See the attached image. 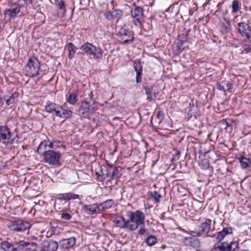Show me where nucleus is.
<instances>
[{"mask_svg": "<svg viewBox=\"0 0 251 251\" xmlns=\"http://www.w3.org/2000/svg\"><path fill=\"white\" fill-rule=\"evenodd\" d=\"M126 215L127 220L122 217H117L114 219V222L116 226L132 231L137 229L139 226L144 225L145 216L143 212L129 211Z\"/></svg>", "mask_w": 251, "mask_h": 251, "instance_id": "f257e3e1", "label": "nucleus"}, {"mask_svg": "<svg viewBox=\"0 0 251 251\" xmlns=\"http://www.w3.org/2000/svg\"><path fill=\"white\" fill-rule=\"evenodd\" d=\"M80 50L83 51V54L93 55L95 59L101 58L103 55L102 50L100 48L96 47L88 42L82 45Z\"/></svg>", "mask_w": 251, "mask_h": 251, "instance_id": "f03ea898", "label": "nucleus"}, {"mask_svg": "<svg viewBox=\"0 0 251 251\" xmlns=\"http://www.w3.org/2000/svg\"><path fill=\"white\" fill-rule=\"evenodd\" d=\"M40 66V62L36 57L30 58L25 67L26 75L30 77L37 75L38 74Z\"/></svg>", "mask_w": 251, "mask_h": 251, "instance_id": "7ed1b4c3", "label": "nucleus"}, {"mask_svg": "<svg viewBox=\"0 0 251 251\" xmlns=\"http://www.w3.org/2000/svg\"><path fill=\"white\" fill-rule=\"evenodd\" d=\"M98 109L97 103L93 101L92 103L84 100L81 102L78 109V114L84 117H87L90 114L94 113Z\"/></svg>", "mask_w": 251, "mask_h": 251, "instance_id": "20e7f679", "label": "nucleus"}, {"mask_svg": "<svg viewBox=\"0 0 251 251\" xmlns=\"http://www.w3.org/2000/svg\"><path fill=\"white\" fill-rule=\"evenodd\" d=\"M7 226L13 231H24L29 229L31 226V224L23 220H17L8 222Z\"/></svg>", "mask_w": 251, "mask_h": 251, "instance_id": "39448f33", "label": "nucleus"}, {"mask_svg": "<svg viewBox=\"0 0 251 251\" xmlns=\"http://www.w3.org/2000/svg\"><path fill=\"white\" fill-rule=\"evenodd\" d=\"M60 153L53 151H45L44 154V161L50 165H56L60 163Z\"/></svg>", "mask_w": 251, "mask_h": 251, "instance_id": "423d86ee", "label": "nucleus"}, {"mask_svg": "<svg viewBox=\"0 0 251 251\" xmlns=\"http://www.w3.org/2000/svg\"><path fill=\"white\" fill-rule=\"evenodd\" d=\"M13 134L10 133L9 129L5 126H0V141L4 144H11L14 139Z\"/></svg>", "mask_w": 251, "mask_h": 251, "instance_id": "0eeeda50", "label": "nucleus"}, {"mask_svg": "<svg viewBox=\"0 0 251 251\" xmlns=\"http://www.w3.org/2000/svg\"><path fill=\"white\" fill-rule=\"evenodd\" d=\"M237 29L243 37H246L251 42V29L247 23H239Z\"/></svg>", "mask_w": 251, "mask_h": 251, "instance_id": "6e6552de", "label": "nucleus"}, {"mask_svg": "<svg viewBox=\"0 0 251 251\" xmlns=\"http://www.w3.org/2000/svg\"><path fill=\"white\" fill-rule=\"evenodd\" d=\"M21 9L20 5L18 3H12L9 9L5 11V16L9 19L15 18L20 12Z\"/></svg>", "mask_w": 251, "mask_h": 251, "instance_id": "1a4fd4ad", "label": "nucleus"}, {"mask_svg": "<svg viewBox=\"0 0 251 251\" xmlns=\"http://www.w3.org/2000/svg\"><path fill=\"white\" fill-rule=\"evenodd\" d=\"M82 210L85 213L89 215L98 214L101 211L100 206L97 203L85 205Z\"/></svg>", "mask_w": 251, "mask_h": 251, "instance_id": "9d476101", "label": "nucleus"}, {"mask_svg": "<svg viewBox=\"0 0 251 251\" xmlns=\"http://www.w3.org/2000/svg\"><path fill=\"white\" fill-rule=\"evenodd\" d=\"M227 13V10L222 11V10L218 9L215 12L214 15L219 19L221 23L223 25L226 29H228L230 26V24L228 21L227 20L225 17V14Z\"/></svg>", "mask_w": 251, "mask_h": 251, "instance_id": "9b49d317", "label": "nucleus"}, {"mask_svg": "<svg viewBox=\"0 0 251 251\" xmlns=\"http://www.w3.org/2000/svg\"><path fill=\"white\" fill-rule=\"evenodd\" d=\"M75 244V238L71 237L67 239H64L59 241V246L63 249H68L73 248Z\"/></svg>", "mask_w": 251, "mask_h": 251, "instance_id": "f8f14e48", "label": "nucleus"}, {"mask_svg": "<svg viewBox=\"0 0 251 251\" xmlns=\"http://www.w3.org/2000/svg\"><path fill=\"white\" fill-rule=\"evenodd\" d=\"M131 15L139 23H140L143 20V11L142 8L140 7H136L132 9Z\"/></svg>", "mask_w": 251, "mask_h": 251, "instance_id": "ddd939ff", "label": "nucleus"}, {"mask_svg": "<svg viewBox=\"0 0 251 251\" xmlns=\"http://www.w3.org/2000/svg\"><path fill=\"white\" fill-rule=\"evenodd\" d=\"M61 118L67 119L72 115V112L67 109H65L62 106L59 105L56 115Z\"/></svg>", "mask_w": 251, "mask_h": 251, "instance_id": "4468645a", "label": "nucleus"}, {"mask_svg": "<svg viewBox=\"0 0 251 251\" xmlns=\"http://www.w3.org/2000/svg\"><path fill=\"white\" fill-rule=\"evenodd\" d=\"M186 245L197 248L200 246V242L198 239L195 236H189L186 237L184 240Z\"/></svg>", "mask_w": 251, "mask_h": 251, "instance_id": "2eb2a0df", "label": "nucleus"}, {"mask_svg": "<svg viewBox=\"0 0 251 251\" xmlns=\"http://www.w3.org/2000/svg\"><path fill=\"white\" fill-rule=\"evenodd\" d=\"M211 221L209 219L206 220L205 222L201 224L200 229L202 234L207 236H210L208 233L211 230ZM210 236H212L210 235Z\"/></svg>", "mask_w": 251, "mask_h": 251, "instance_id": "dca6fc26", "label": "nucleus"}, {"mask_svg": "<svg viewBox=\"0 0 251 251\" xmlns=\"http://www.w3.org/2000/svg\"><path fill=\"white\" fill-rule=\"evenodd\" d=\"M122 14V11L119 9H114L110 11L106 12L104 13L106 18L112 20L118 18Z\"/></svg>", "mask_w": 251, "mask_h": 251, "instance_id": "f3484780", "label": "nucleus"}, {"mask_svg": "<svg viewBox=\"0 0 251 251\" xmlns=\"http://www.w3.org/2000/svg\"><path fill=\"white\" fill-rule=\"evenodd\" d=\"M134 69L136 73V81L137 83H139L141 80V73L142 71L141 63L139 61L134 62Z\"/></svg>", "mask_w": 251, "mask_h": 251, "instance_id": "a211bd4d", "label": "nucleus"}, {"mask_svg": "<svg viewBox=\"0 0 251 251\" xmlns=\"http://www.w3.org/2000/svg\"><path fill=\"white\" fill-rule=\"evenodd\" d=\"M211 251H230L229 244L223 242L221 244H215Z\"/></svg>", "mask_w": 251, "mask_h": 251, "instance_id": "6ab92c4d", "label": "nucleus"}, {"mask_svg": "<svg viewBox=\"0 0 251 251\" xmlns=\"http://www.w3.org/2000/svg\"><path fill=\"white\" fill-rule=\"evenodd\" d=\"M58 244L56 242L50 241L44 243V248L48 251H56Z\"/></svg>", "mask_w": 251, "mask_h": 251, "instance_id": "aec40b11", "label": "nucleus"}, {"mask_svg": "<svg viewBox=\"0 0 251 251\" xmlns=\"http://www.w3.org/2000/svg\"><path fill=\"white\" fill-rule=\"evenodd\" d=\"M232 233V229L230 227H226L224 228L222 231H219L217 236V240L218 241H221L227 234Z\"/></svg>", "mask_w": 251, "mask_h": 251, "instance_id": "412c9836", "label": "nucleus"}, {"mask_svg": "<svg viewBox=\"0 0 251 251\" xmlns=\"http://www.w3.org/2000/svg\"><path fill=\"white\" fill-rule=\"evenodd\" d=\"M56 5L58 7V14L61 16H64L66 11L63 0H55Z\"/></svg>", "mask_w": 251, "mask_h": 251, "instance_id": "4be33fe9", "label": "nucleus"}, {"mask_svg": "<svg viewBox=\"0 0 251 251\" xmlns=\"http://www.w3.org/2000/svg\"><path fill=\"white\" fill-rule=\"evenodd\" d=\"M66 48L68 51V58L69 59H72L75 56L76 47L72 43H68L66 46Z\"/></svg>", "mask_w": 251, "mask_h": 251, "instance_id": "5701e85b", "label": "nucleus"}, {"mask_svg": "<svg viewBox=\"0 0 251 251\" xmlns=\"http://www.w3.org/2000/svg\"><path fill=\"white\" fill-rule=\"evenodd\" d=\"M59 106V105L55 103H50L46 106L45 110L49 113L56 115L57 111L58 109Z\"/></svg>", "mask_w": 251, "mask_h": 251, "instance_id": "b1692460", "label": "nucleus"}, {"mask_svg": "<svg viewBox=\"0 0 251 251\" xmlns=\"http://www.w3.org/2000/svg\"><path fill=\"white\" fill-rule=\"evenodd\" d=\"M78 198V196L71 193L60 194L59 198L61 200H75Z\"/></svg>", "mask_w": 251, "mask_h": 251, "instance_id": "393cba45", "label": "nucleus"}, {"mask_svg": "<svg viewBox=\"0 0 251 251\" xmlns=\"http://www.w3.org/2000/svg\"><path fill=\"white\" fill-rule=\"evenodd\" d=\"M219 88L220 90L226 92L231 90L233 88V86L228 82L224 81L220 83Z\"/></svg>", "mask_w": 251, "mask_h": 251, "instance_id": "a878e982", "label": "nucleus"}, {"mask_svg": "<svg viewBox=\"0 0 251 251\" xmlns=\"http://www.w3.org/2000/svg\"><path fill=\"white\" fill-rule=\"evenodd\" d=\"M114 204V201L112 200H108L103 202L101 203L100 205L101 211L110 208Z\"/></svg>", "mask_w": 251, "mask_h": 251, "instance_id": "bb28decb", "label": "nucleus"}, {"mask_svg": "<svg viewBox=\"0 0 251 251\" xmlns=\"http://www.w3.org/2000/svg\"><path fill=\"white\" fill-rule=\"evenodd\" d=\"M77 100V94L75 92L71 93L67 99V101L71 104H74Z\"/></svg>", "mask_w": 251, "mask_h": 251, "instance_id": "cd10ccee", "label": "nucleus"}, {"mask_svg": "<svg viewBox=\"0 0 251 251\" xmlns=\"http://www.w3.org/2000/svg\"><path fill=\"white\" fill-rule=\"evenodd\" d=\"M239 160L243 168L246 169L251 165V161L248 158L242 156L239 158Z\"/></svg>", "mask_w": 251, "mask_h": 251, "instance_id": "c85d7f7f", "label": "nucleus"}, {"mask_svg": "<svg viewBox=\"0 0 251 251\" xmlns=\"http://www.w3.org/2000/svg\"><path fill=\"white\" fill-rule=\"evenodd\" d=\"M0 248L5 251H12L14 249L12 245L8 242L1 243Z\"/></svg>", "mask_w": 251, "mask_h": 251, "instance_id": "c756f323", "label": "nucleus"}, {"mask_svg": "<svg viewBox=\"0 0 251 251\" xmlns=\"http://www.w3.org/2000/svg\"><path fill=\"white\" fill-rule=\"evenodd\" d=\"M49 147V141H44L39 145L37 151L39 153H41L43 151L47 149V147Z\"/></svg>", "mask_w": 251, "mask_h": 251, "instance_id": "7c9ffc66", "label": "nucleus"}, {"mask_svg": "<svg viewBox=\"0 0 251 251\" xmlns=\"http://www.w3.org/2000/svg\"><path fill=\"white\" fill-rule=\"evenodd\" d=\"M146 242L149 246H152L156 243V238L153 235H150L146 239Z\"/></svg>", "mask_w": 251, "mask_h": 251, "instance_id": "2f4dec72", "label": "nucleus"}, {"mask_svg": "<svg viewBox=\"0 0 251 251\" xmlns=\"http://www.w3.org/2000/svg\"><path fill=\"white\" fill-rule=\"evenodd\" d=\"M59 144H60V142L59 141H54L53 142L49 141V148L50 149H56L60 147L58 145Z\"/></svg>", "mask_w": 251, "mask_h": 251, "instance_id": "473e14b6", "label": "nucleus"}, {"mask_svg": "<svg viewBox=\"0 0 251 251\" xmlns=\"http://www.w3.org/2000/svg\"><path fill=\"white\" fill-rule=\"evenodd\" d=\"M232 8L234 13L237 12L239 10V2L237 0H234L232 2Z\"/></svg>", "mask_w": 251, "mask_h": 251, "instance_id": "72a5a7b5", "label": "nucleus"}, {"mask_svg": "<svg viewBox=\"0 0 251 251\" xmlns=\"http://www.w3.org/2000/svg\"><path fill=\"white\" fill-rule=\"evenodd\" d=\"M151 197L152 199H153L156 202H158L160 201L161 195L156 192H154L151 193Z\"/></svg>", "mask_w": 251, "mask_h": 251, "instance_id": "f704fd0d", "label": "nucleus"}, {"mask_svg": "<svg viewBox=\"0 0 251 251\" xmlns=\"http://www.w3.org/2000/svg\"><path fill=\"white\" fill-rule=\"evenodd\" d=\"M146 94L147 96V99L150 101L152 100L153 99V98L156 97V94L155 93H154L153 96L152 91L150 90H146Z\"/></svg>", "mask_w": 251, "mask_h": 251, "instance_id": "c9c22d12", "label": "nucleus"}, {"mask_svg": "<svg viewBox=\"0 0 251 251\" xmlns=\"http://www.w3.org/2000/svg\"><path fill=\"white\" fill-rule=\"evenodd\" d=\"M238 243L237 242H232L229 244V248L230 251H235L236 249L238 247Z\"/></svg>", "mask_w": 251, "mask_h": 251, "instance_id": "e433bc0d", "label": "nucleus"}, {"mask_svg": "<svg viewBox=\"0 0 251 251\" xmlns=\"http://www.w3.org/2000/svg\"><path fill=\"white\" fill-rule=\"evenodd\" d=\"M17 245L18 246V247H24V246H34V243H27V242H25L23 241H20L19 242Z\"/></svg>", "mask_w": 251, "mask_h": 251, "instance_id": "4c0bfd02", "label": "nucleus"}, {"mask_svg": "<svg viewBox=\"0 0 251 251\" xmlns=\"http://www.w3.org/2000/svg\"><path fill=\"white\" fill-rule=\"evenodd\" d=\"M16 94H13L9 98L6 100V104L9 105L14 102L15 99L17 97Z\"/></svg>", "mask_w": 251, "mask_h": 251, "instance_id": "58836bf2", "label": "nucleus"}, {"mask_svg": "<svg viewBox=\"0 0 251 251\" xmlns=\"http://www.w3.org/2000/svg\"><path fill=\"white\" fill-rule=\"evenodd\" d=\"M61 218L64 220H69L71 218V216L67 213H62L61 214Z\"/></svg>", "mask_w": 251, "mask_h": 251, "instance_id": "ea45409f", "label": "nucleus"}, {"mask_svg": "<svg viewBox=\"0 0 251 251\" xmlns=\"http://www.w3.org/2000/svg\"><path fill=\"white\" fill-rule=\"evenodd\" d=\"M147 232V229L145 228L144 226H142L139 229L138 232L140 235H144L146 234Z\"/></svg>", "mask_w": 251, "mask_h": 251, "instance_id": "a19ab883", "label": "nucleus"}, {"mask_svg": "<svg viewBox=\"0 0 251 251\" xmlns=\"http://www.w3.org/2000/svg\"><path fill=\"white\" fill-rule=\"evenodd\" d=\"M133 37H132L130 35H129L128 36V38L127 39H125L124 38H123V39L124 40V43H125L126 44H127V43L131 42L133 40Z\"/></svg>", "mask_w": 251, "mask_h": 251, "instance_id": "79ce46f5", "label": "nucleus"}, {"mask_svg": "<svg viewBox=\"0 0 251 251\" xmlns=\"http://www.w3.org/2000/svg\"><path fill=\"white\" fill-rule=\"evenodd\" d=\"M178 48H179V51L182 50L184 49V48H183V47L182 48H181V47H178Z\"/></svg>", "mask_w": 251, "mask_h": 251, "instance_id": "37998d69", "label": "nucleus"}, {"mask_svg": "<svg viewBox=\"0 0 251 251\" xmlns=\"http://www.w3.org/2000/svg\"><path fill=\"white\" fill-rule=\"evenodd\" d=\"M116 171H117V170H116V169H114V170H113V176H114V173H115V172Z\"/></svg>", "mask_w": 251, "mask_h": 251, "instance_id": "c03bdc74", "label": "nucleus"}]
</instances>
